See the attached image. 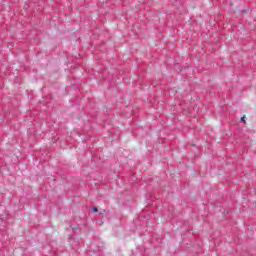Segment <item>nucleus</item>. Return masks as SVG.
Listing matches in <instances>:
<instances>
[{"mask_svg":"<svg viewBox=\"0 0 256 256\" xmlns=\"http://www.w3.org/2000/svg\"><path fill=\"white\" fill-rule=\"evenodd\" d=\"M69 243L72 245V247H79V240L75 238V236L69 237Z\"/></svg>","mask_w":256,"mask_h":256,"instance_id":"f257e3e1","label":"nucleus"},{"mask_svg":"<svg viewBox=\"0 0 256 256\" xmlns=\"http://www.w3.org/2000/svg\"><path fill=\"white\" fill-rule=\"evenodd\" d=\"M92 211H94V213H97V211H99V209L97 207H92Z\"/></svg>","mask_w":256,"mask_h":256,"instance_id":"f03ea898","label":"nucleus"},{"mask_svg":"<svg viewBox=\"0 0 256 256\" xmlns=\"http://www.w3.org/2000/svg\"><path fill=\"white\" fill-rule=\"evenodd\" d=\"M241 123H245V116L240 119Z\"/></svg>","mask_w":256,"mask_h":256,"instance_id":"7ed1b4c3","label":"nucleus"}]
</instances>
